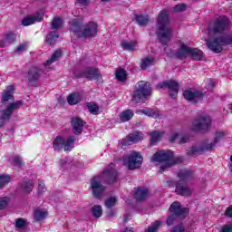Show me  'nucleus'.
Here are the masks:
<instances>
[{
  "mask_svg": "<svg viewBox=\"0 0 232 232\" xmlns=\"http://www.w3.org/2000/svg\"><path fill=\"white\" fill-rule=\"evenodd\" d=\"M227 30H229V19L226 16L218 17L214 24L208 28V35L216 37L207 40L208 50L214 53H220L223 50L222 46L232 44V33L228 35L226 34Z\"/></svg>",
  "mask_w": 232,
  "mask_h": 232,
  "instance_id": "1",
  "label": "nucleus"
},
{
  "mask_svg": "<svg viewBox=\"0 0 232 232\" xmlns=\"http://www.w3.org/2000/svg\"><path fill=\"white\" fill-rule=\"evenodd\" d=\"M14 90H15L14 85H10L6 87L3 93V104L0 107V128H3L6 124V122L10 121V117H12V113H14L15 110H19V107L23 106L22 101H16L13 103H9L6 105V102H8V101H12V99H14Z\"/></svg>",
  "mask_w": 232,
  "mask_h": 232,
  "instance_id": "2",
  "label": "nucleus"
},
{
  "mask_svg": "<svg viewBox=\"0 0 232 232\" xmlns=\"http://www.w3.org/2000/svg\"><path fill=\"white\" fill-rule=\"evenodd\" d=\"M113 163H111L100 176L93 177L91 179V189L96 198H101V195L106 189V187L102 185L103 182H108V184L117 182V170L113 169Z\"/></svg>",
  "mask_w": 232,
  "mask_h": 232,
  "instance_id": "3",
  "label": "nucleus"
},
{
  "mask_svg": "<svg viewBox=\"0 0 232 232\" xmlns=\"http://www.w3.org/2000/svg\"><path fill=\"white\" fill-rule=\"evenodd\" d=\"M70 29L77 37L83 39H92L99 34V25L95 22H89L81 25L79 19H74L70 22Z\"/></svg>",
  "mask_w": 232,
  "mask_h": 232,
  "instance_id": "4",
  "label": "nucleus"
},
{
  "mask_svg": "<svg viewBox=\"0 0 232 232\" xmlns=\"http://www.w3.org/2000/svg\"><path fill=\"white\" fill-rule=\"evenodd\" d=\"M158 38L161 44H168L171 41L173 31L169 27V15L168 11H161L158 16Z\"/></svg>",
  "mask_w": 232,
  "mask_h": 232,
  "instance_id": "5",
  "label": "nucleus"
},
{
  "mask_svg": "<svg viewBox=\"0 0 232 232\" xmlns=\"http://www.w3.org/2000/svg\"><path fill=\"white\" fill-rule=\"evenodd\" d=\"M225 136H226V133L224 131L218 130L216 131L215 138L211 142L206 143L202 147L199 145H196L192 147L190 150H188L187 153L188 155H190L193 157L208 150H213L214 148H217V144L220 142V140H222V139H224Z\"/></svg>",
  "mask_w": 232,
  "mask_h": 232,
  "instance_id": "6",
  "label": "nucleus"
},
{
  "mask_svg": "<svg viewBox=\"0 0 232 232\" xmlns=\"http://www.w3.org/2000/svg\"><path fill=\"white\" fill-rule=\"evenodd\" d=\"M151 95V87L146 82H139L136 90L131 93L133 102H146L148 97Z\"/></svg>",
  "mask_w": 232,
  "mask_h": 232,
  "instance_id": "7",
  "label": "nucleus"
},
{
  "mask_svg": "<svg viewBox=\"0 0 232 232\" xmlns=\"http://www.w3.org/2000/svg\"><path fill=\"white\" fill-rule=\"evenodd\" d=\"M179 179H180L179 182L176 185V193L178 195H181L182 197H188L191 195L193 190L186 185V180L191 177V171L188 169H182L178 174Z\"/></svg>",
  "mask_w": 232,
  "mask_h": 232,
  "instance_id": "8",
  "label": "nucleus"
},
{
  "mask_svg": "<svg viewBox=\"0 0 232 232\" xmlns=\"http://www.w3.org/2000/svg\"><path fill=\"white\" fill-rule=\"evenodd\" d=\"M169 211L172 214L167 219V226H173L177 218H186V217L189 215V210L186 208H182L178 201L171 204Z\"/></svg>",
  "mask_w": 232,
  "mask_h": 232,
  "instance_id": "9",
  "label": "nucleus"
},
{
  "mask_svg": "<svg viewBox=\"0 0 232 232\" xmlns=\"http://www.w3.org/2000/svg\"><path fill=\"white\" fill-rule=\"evenodd\" d=\"M150 160L151 162H165L166 164L160 167L161 171L175 164L173 151L171 150H159L151 157Z\"/></svg>",
  "mask_w": 232,
  "mask_h": 232,
  "instance_id": "10",
  "label": "nucleus"
},
{
  "mask_svg": "<svg viewBox=\"0 0 232 232\" xmlns=\"http://www.w3.org/2000/svg\"><path fill=\"white\" fill-rule=\"evenodd\" d=\"M75 144V138L73 136H70L67 139H64L63 136H57L53 142V148L55 151H61V150H64V151H72L73 150Z\"/></svg>",
  "mask_w": 232,
  "mask_h": 232,
  "instance_id": "11",
  "label": "nucleus"
},
{
  "mask_svg": "<svg viewBox=\"0 0 232 232\" xmlns=\"http://www.w3.org/2000/svg\"><path fill=\"white\" fill-rule=\"evenodd\" d=\"M144 159L140 152L131 151L127 157L123 159L124 166H127L129 169H137L142 165Z\"/></svg>",
  "mask_w": 232,
  "mask_h": 232,
  "instance_id": "12",
  "label": "nucleus"
},
{
  "mask_svg": "<svg viewBox=\"0 0 232 232\" xmlns=\"http://www.w3.org/2000/svg\"><path fill=\"white\" fill-rule=\"evenodd\" d=\"M211 126V118L209 116H200L192 121L190 130L192 131H208Z\"/></svg>",
  "mask_w": 232,
  "mask_h": 232,
  "instance_id": "13",
  "label": "nucleus"
},
{
  "mask_svg": "<svg viewBox=\"0 0 232 232\" xmlns=\"http://www.w3.org/2000/svg\"><path fill=\"white\" fill-rule=\"evenodd\" d=\"M158 88L169 89V97H171V99H177V96L179 95V83L173 80L159 83Z\"/></svg>",
  "mask_w": 232,
  "mask_h": 232,
  "instance_id": "14",
  "label": "nucleus"
},
{
  "mask_svg": "<svg viewBox=\"0 0 232 232\" xmlns=\"http://www.w3.org/2000/svg\"><path fill=\"white\" fill-rule=\"evenodd\" d=\"M144 140V134L142 132L135 131L130 133L129 136L121 140L122 146H131V144H137L140 140Z\"/></svg>",
  "mask_w": 232,
  "mask_h": 232,
  "instance_id": "15",
  "label": "nucleus"
},
{
  "mask_svg": "<svg viewBox=\"0 0 232 232\" xmlns=\"http://www.w3.org/2000/svg\"><path fill=\"white\" fill-rule=\"evenodd\" d=\"M43 17H44V13H43V11L37 12L34 14L25 16L22 21V24L23 26H30V24L41 23V21H43Z\"/></svg>",
  "mask_w": 232,
  "mask_h": 232,
  "instance_id": "16",
  "label": "nucleus"
},
{
  "mask_svg": "<svg viewBox=\"0 0 232 232\" xmlns=\"http://www.w3.org/2000/svg\"><path fill=\"white\" fill-rule=\"evenodd\" d=\"M183 97L191 102H198L199 101H202V93L200 91L187 90L183 92Z\"/></svg>",
  "mask_w": 232,
  "mask_h": 232,
  "instance_id": "17",
  "label": "nucleus"
},
{
  "mask_svg": "<svg viewBox=\"0 0 232 232\" xmlns=\"http://www.w3.org/2000/svg\"><path fill=\"white\" fill-rule=\"evenodd\" d=\"M138 115H147V117H151L152 119H161L162 114L160 113V111L157 109H150V108H145V109H140L136 111Z\"/></svg>",
  "mask_w": 232,
  "mask_h": 232,
  "instance_id": "18",
  "label": "nucleus"
},
{
  "mask_svg": "<svg viewBox=\"0 0 232 232\" xmlns=\"http://www.w3.org/2000/svg\"><path fill=\"white\" fill-rule=\"evenodd\" d=\"M71 125L72 128V131L75 135H81V133H82V129L84 128V121L81 118H72L71 121Z\"/></svg>",
  "mask_w": 232,
  "mask_h": 232,
  "instance_id": "19",
  "label": "nucleus"
},
{
  "mask_svg": "<svg viewBox=\"0 0 232 232\" xmlns=\"http://www.w3.org/2000/svg\"><path fill=\"white\" fill-rule=\"evenodd\" d=\"M84 77L87 79H95L98 82H102V74L95 68L88 69L84 73Z\"/></svg>",
  "mask_w": 232,
  "mask_h": 232,
  "instance_id": "20",
  "label": "nucleus"
},
{
  "mask_svg": "<svg viewBox=\"0 0 232 232\" xmlns=\"http://www.w3.org/2000/svg\"><path fill=\"white\" fill-rule=\"evenodd\" d=\"M34 217L36 222H41L48 217V210L43 208H36L34 210Z\"/></svg>",
  "mask_w": 232,
  "mask_h": 232,
  "instance_id": "21",
  "label": "nucleus"
},
{
  "mask_svg": "<svg viewBox=\"0 0 232 232\" xmlns=\"http://www.w3.org/2000/svg\"><path fill=\"white\" fill-rule=\"evenodd\" d=\"M190 47H188V45L179 43V48L178 49L177 57L179 59H186L188 55L190 53Z\"/></svg>",
  "mask_w": 232,
  "mask_h": 232,
  "instance_id": "22",
  "label": "nucleus"
},
{
  "mask_svg": "<svg viewBox=\"0 0 232 232\" xmlns=\"http://www.w3.org/2000/svg\"><path fill=\"white\" fill-rule=\"evenodd\" d=\"M170 142H178V144H186L189 140V136L174 132L169 139Z\"/></svg>",
  "mask_w": 232,
  "mask_h": 232,
  "instance_id": "23",
  "label": "nucleus"
},
{
  "mask_svg": "<svg viewBox=\"0 0 232 232\" xmlns=\"http://www.w3.org/2000/svg\"><path fill=\"white\" fill-rule=\"evenodd\" d=\"M16 35L14 33H7L5 34L4 38L0 40V48H5L6 44H12L15 41Z\"/></svg>",
  "mask_w": 232,
  "mask_h": 232,
  "instance_id": "24",
  "label": "nucleus"
},
{
  "mask_svg": "<svg viewBox=\"0 0 232 232\" xmlns=\"http://www.w3.org/2000/svg\"><path fill=\"white\" fill-rule=\"evenodd\" d=\"M41 77V69H37L35 67L30 69L27 74V80L29 82H35V81H39Z\"/></svg>",
  "mask_w": 232,
  "mask_h": 232,
  "instance_id": "25",
  "label": "nucleus"
},
{
  "mask_svg": "<svg viewBox=\"0 0 232 232\" xmlns=\"http://www.w3.org/2000/svg\"><path fill=\"white\" fill-rule=\"evenodd\" d=\"M82 97L78 92H72L67 96V102L71 106H75V104H79Z\"/></svg>",
  "mask_w": 232,
  "mask_h": 232,
  "instance_id": "26",
  "label": "nucleus"
},
{
  "mask_svg": "<svg viewBox=\"0 0 232 232\" xmlns=\"http://www.w3.org/2000/svg\"><path fill=\"white\" fill-rule=\"evenodd\" d=\"M61 55H63V52H61V50H57L55 51L53 55L51 56V58L49 60L46 61V63H44V68H48L50 66H52V64H53V63L59 61V59H61Z\"/></svg>",
  "mask_w": 232,
  "mask_h": 232,
  "instance_id": "27",
  "label": "nucleus"
},
{
  "mask_svg": "<svg viewBox=\"0 0 232 232\" xmlns=\"http://www.w3.org/2000/svg\"><path fill=\"white\" fill-rule=\"evenodd\" d=\"M133 115H135V112H133L132 110H125L120 114V121L121 122H128V121H131L133 119Z\"/></svg>",
  "mask_w": 232,
  "mask_h": 232,
  "instance_id": "28",
  "label": "nucleus"
},
{
  "mask_svg": "<svg viewBox=\"0 0 232 232\" xmlns=\"http://www.w3.org/2000/svg\"><path fill=\"white\" fill-rule=\"evenodd\" d=\"M150 193V190L146 188H138V189L135 191V198L137 200H144L146 197H148Z\"/></svg>",
  "mask_w": 232,
  "mask_h": 232,
  "instance_id": "29",
  "label": "nucleus"
},
{
  "mask_svg": "<svg viewBox=\"0 0 232 232\" xmlns=\"http://www.w3.org/2000/svg\"><path fill=\"white\" fill-rule=\"evenodd\" d=\"M121 48L127 50L128 52H135V50L138 48L137 41L133 40L130 42H122Z\"/></svg>",
  "mask_w": 232,
  "mask_h": 232,
  "instance_id": "30",
  "label": "nucleus"
},
{
  "mask_svg": "<svg viewBox=\"0 0 232 232\" xmlns=\"http://www.w3.org/2000/svg\"><path fill=\"white\" fill-rule=\"evenodd\" d=\"M155 64V58L148 56L142 59L140 68L141 70H148L150 66H153Z\"/></svg>",
  "mask_w": 232,
  "mask_h": 232,
  "instance_id": "31",
  "label": "nucleus"
},
{
  "mask_svg": "<svg viewBox=\"0 0 232 232\" xmlns=\"http://www.w3.org/2000/svg\"><path fill=\"white\" fill-rule=\"evenodd\" d=\"M189 55L195 60V61H201L204 53H202L201 50L196 49V48H190Z\"/></svg>",
  "mask_w": 232,
  "mask_h": 232,
  "instance_id": "32",
  "label": "nucleus"
},
{
  "mask_svg": "<svg viewBox=\"0 0 232 232\" xmlns=\"http://www.w3.org/2000/svg\"><path fill=\"white\" fill-rule=\"evenodd\" d=\"M59 39V33L57 31L50 32V34L46 37V42L48 44H54V43H57V40Z\"/></svg>",
  "mask_w": 232,
  "mask_h": 232,
  "instance_id": "33",
  "label": "nucleus"
},
{
  "mask_svg": "<svg viewBox=\"0 0 232 232\" xmlns=\"http://www.w3.org/2000/svg\"><path fill=\"white\" fill-rule=\"evenodd\" d=\"M15 227L19 232H26V221L23 218L16 219Z\"/></svg>",
  "mask_w": 232,
  "mask_h": 232,
  "instance_id": "34",
  "label": "nucleus"
},
{
  "mask_svg": "<svg viewBox=\"0 0 232 232\" xmlns=\"http://www.w3.org/2000/svg\"><path fill=\"white\" fill-rule=\"evenodd\" d=\"M116 79L120 82H124L126 78L128 77V73L124 71V69H118L115 72Z\"/></svg>",
  "mask_w": 232,
  "mask_h": 232,
  "instance_id": "35",
  "label": "nucleus"
},
{
  "mask_svg": "<svg viewBox=\"0 0 232 232\" xmlns=\"http://www.w3.org/2000/svg\"><path fill=\"white\" fill-rule=\"evenodd\" d=\"M162 139V133L159 131L150 132V144L155 145Z\"/></svg>",
  "mask_w": 232,
  "mask_h": 232,
  "instance_id": "36",
  "label": "nucleus"
},
{
  "mask_svg": "<svg viewBox=\"0 0 232 232\" xmlns=\"http://www.w3.org/2000/svg\"><path fill=\"white\" fill-rule=\"evenodd\" d=\"M63 26V19L59 16H55L52 22L53 30H59Z\"/></svg>",
  "mask_w": 232,
  "mask_h": 232,
  "instance_id": "37",
  "label": "nucleus"
},
{
  "mask_svg": "<svg viewBox=\"0 0 232 232\" xmlns=\"http://www.w3.org/2000/svg\"><path fill=\"white\" fill-rule=\"evenodd\" d=\"M21 189L24 193H30L34 189V184L31 181H25L22 183Z\"/></svg>",
  "mask_w": 232,
  "mask_h": 232,
  "instance_id": "38",
  "label": "nucleus"
},
{
  "mask_svg": "<svg viewBox=\"0 0 232 232\" xmlns=\"http://www.w3.org/2000/svg\"><path fill=\"white\" fill-rule=\"evenodd\" d=\"M93 217H96V218H101L102 217V207L100 205H96L92 207V208Z\"/></svg>",
  "mask_w": 232,
  "mask_h": 232,
  "instance_id": "39",
  "label": "nucleus"
},
{
  "mask_svg": "<svg viewBox=\"0 0 232 232\" xmlns=\"http://www.w3.org/2000/svg\"><path fill=\"white\" fill-rule=\"evenodd\" d=\"M136 21L140 26H146L150 23V18L148 16L138 15L136 16Z\"/></svg>",
  "mask_w": 232,
  "mask_h": 232,
  "instance_id": "40",
  "label": "nucleus"
},
{
  "mask_svg": "<svg viewBox=\"0 0 232 232\" xmlns=\"http://www.w3.org/2000/svg\"><path fill=\"white\" fill-rule=\"evenodd\" d=\"M162 224L161 221H155L154 223L150 226L145 232H157L159 231V228L160 227V225Z\"/></svg>",
  "mask_w": 232,
  "mask_h": 232,
  "instance_id": "41",
  "label": "nucleus"
},
{
  "mask_svg": "<svg viewBox=\"0 0 232 232\" xmlns=\"http://www.w3.org/2000/svg\"><path fill=\"white\" fill-rule=\"evenodd\" d=\"M113 206H117V198L111 197L105 200V208H113Z\"/></svg>",
  "mask_w": 232,
  "mask_h": 232,
  "instance_id": "42",
  "label": "nucleus"
},
{
  "mask_svg": "<svg viewBox=\"0 0 232 232\" xmlns=\"http://www.w3.org/2000/svg\"><path fill=\"white\" fill-rule=\"evenodd\" d=\"M87 108L92 115H97V113H99V107L95 103H87Z\"/></svg>",
  "mask_w": 232,
  "mask_h": 232,
  "instance_id": "43",
  "label": "nucleus"
},
{
  "mask_svg": "<svg viewBox=\"0 0 232 232\" xmlns=\"http://www.w3.org/2000/svg\"><path fill=\"white\" fill-rule=\"evenodd\" d=\"M11 179L8 175H1L0 176V188H5L6 184L10 182Z\"/></svg>",
  "mask_w": 232,
  "mask_h": 232,
  "instance_id": "44",
  "label": "nucleus"
},
{
  "mask_svg": "<svg viewBox=\"0 0 232 232\" xmlns=\"http://www.w3.org/2000/svg\"><path fill=\"white\" fill-rule=\"evenodd\" d=\"M28 50V43L21 44L15 50V53H23V52H26Z\"/></svg>",
  "mask_w": 232,
  "mask_h": 232,
  "instance_id": "45",
  "label": "nucleus"
},
{
  "mask_svg": "<svg viewBox=\"0 0 232 232\" xmlns=\"http://www.w3.org/2000/svg\"><path fill=\"white\" fill-rule=\"evenodd\" d=\"M11 164H13V166H21L23 164V160L19 156H14L11 159Z\"/></svg>",
  "mask_w": 232,
  "mask_h": 232,
  "instance_id": "46",
  "label": "nucleus"
},
{
  "mask_svg": "<svg viewBox=\"0 0 232 232\" xmlns=\"http://www.w3.org/2000/svg\"><path fill=\"white\" fill-rule=\"evenodd\" d=\"M8 202H10V198L7 197L0 198V209H5L8 206Z\"/></svg>",
  "mask_w": 232,
  "mask_h": 232,
  "instance_id": "47",
  "label": "nucleus"
},
{
  "mask_svg": "<svg viewBox=\"0 0 232 232\" xmlns=\"http://www.w3.org/2000/svg\"><path fill=\"white\" fill-rule=\"evenodd\" d=\"M185 228L183 225H179L177 227H172L170 232H184Z\"/></svg>",
  "mask_w": 232,
  "mask_h": 232,
  "instance_id": "48",
  "label": "nucleus"
},
{
  "mask_svg": "<svg viewBox=\"0 0 232 232\" xmlns=\"http://www.w3.org/2000/svg\"><path fill=\"white\" fill-rule=\"evenodd\" d=\"M187 6L184 4L178 5L174 7V10L176 12H184L186 10Z\"/></svg>",
  "mask_w": 232,
  "mask_h": 232,
  "instance_id": "49",
  "label": "nucleus"
},
{
  "mask_svg": "<svg viewBox=\"0 0 232 232\" xmlns=\"http://www.w3.org/2000/svg\"><path fill=\"white\" fill-rule=\"evenodd\" d=\"M60 166L62 169H65V168H68V166H70V162H68V160H62L60 161Z\"/></svg>",
  "mask_w": 232,
  "mask_h": 232,
  "instance_id": "50",
  "label": "nucleus"
},
{
  "mask_svg": "<svg viewBox=\"0 0 232 232\" xmlns=\"http://www.w3.org/2000/svg\"><path fill=\"white\" fill-rule=\"evenodd\" d=\"M222 232H232V224L225 225L221 228Z\"/></svg>",
  "mask_w": 232,
  "mask_h": 232,
  "instance_id": "51",
  "label": "nucleus"
},
{
  "mask_svg": "<svg viewBox=\"0 0 232 232\" xmlns=\"http://www.w3.org/2000/svg\"><path fill=\"white\" fill-rule=\"evenodd\" d=\"M225 215H226V217H229V218L232 217V206L228 207L226 209Z\"/></svg>",
  "mask_w": 232,
  "mask_h": 232,
  "instance_id": "52",
  "label": "nucleus"
},
{
  "mask_svg": "<svg viewBox=\"0 0 232 232\" xmlns=\"http://www.w3.org/2000/svg\"><path fill=\"white\" fill-rule=\"evenodd\" d=\"M80 5H82L83 6H88L90 5V0H77Z\"/></svg>",
  "mask_w": 232,
  "mask_h": 232,
  "instance_id": "53",
  "label": "nucleus"
},
{
  "mask_svg": "<svg viewBox=\"0 0 232 232\" xmlns=\"http://www.w3.org/2000/svg\"><path fill=\"white\" fill-rule=\"evenodd\" d=\"M38 189H41V191H44L46 189L44 183H43V182L39 183Z\"/></svg>",
  "mask_w": 232,
  "mask_h": 232,
  "instance_id": "54",
  "label": "nucleus"
},
{
  "mask_svg": "<svg viewBox=\"0 0 232 232\" xmlns=\"http://www.w3.org/2000/svg\"><path fill=\"white\" fill-rule=\"evenodd\" d=\"M210 84H211L212 86H215V82H213V80H210Z\"/></svg>",
  "mask_w": 232,
  "mask_h": 232,
  "instance_id": "55",
  "label": "nucleus"
},
{
  "mask_svg": "<svg viewBox=\"0 0 232 232\" xmlns=\"http://www.w3.org/2000/svg\"><path fill=\"white\" fill-rule=\"evenodd\" d=\"M229 169H230V171L232 172V165L229 167Z\"/></svg>",
  "mask_w": 232,
  "mask_h": 232,
  "instance_id": "56",
  "label": "nucleus"
},
{
  "mask_svg": "<svg viewBox=\"0 0 232 232\" xmlns=\"http://www.w3.org/2000/svg\"><path fill=\"white\" fill-rule=\"evenodd\" d=\"M102 2H108V1H110V0H102Z\"/></svg>",
  "mask_w": 232,
  "mask_h": 232,
  "instance_id": "57",
  "label": "nucleus"
},
{
  "mask_svg": "<svg viewBox=\"0 0 232 232\" xmlns=\"http://www.w3.org/2000/svg\"><path fill=\"white\" fill-rule=\"evenodd\" d=\"M124 222H128V219H124Z\"/></svg>",
  "mask_w": 232,
  "mask_h": 232,
  "instance_id": "58",
  "label": "nucleus"
}]
</instances>
